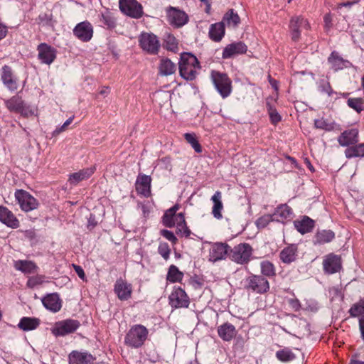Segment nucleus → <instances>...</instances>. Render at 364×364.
Listing matches in <instances>:
<instances>
[{"label": "nucleus", "instance_id": "obj_23", "mask_svg": "<svg viewBox=\"0 0 364 364\" xmlns=\"http://www.w3.org/2000/svg\"><path fill=\"white\" fill-rule=\"evenodd\" d=\"M151 178L147 175H139L136 181V190L137 193L144 197H149L151 193Z\"/></svg>", "mask_w": 364, "mask_h": 364}, {"label": "nucleus", "instance_id": "obj_19", "mask_svg": "<svg viewBox=\"0 0 364 364\" xmlns=\"http://www.w3.org/2000/svg\"><path fill=\"white\" fill-rule=\"evenodd\" d=\"M95 358L87 352L73 350L68 355L69 364H93Z\"/></svg>", "mask_w": 364, "mask_h": 364}, {"label": "nucleus", "instance_id": "obj_27", "mask_svg": "<svg viewBox=\"0 0 364 364\" xmlns=\"http://www.w3.org/2000/svg\"><path fill=\"white\" fill-rule=\"evenodd\" d=\"M218 333L223 341H230L236 336L237 331L232 324L226 322L218 327Z\"/></svg>", "mask_w": 364, "mask_h": 364}, {"label": "nucleus", "instance_id": "obj_57", "mask_svg": "<svg viewBox=\"0 0 364 364\" xmlns=\"http://www.w3.org/2000/svg\"><path fill=\"white\" fill-rule=\"evenodd\" d=\"M158 251L165 259L169 257L170 249L167 243H161L159 246Z\"/></svg>", "mask_w": 364, "mask_h": 364}, {"label": "nucleus", "instance_id": "obj_21", "mask_svg": "<svg viewBox=\"0 0 364 364\" xmlns=\"http://www.w3.org/2000/svg\"><path fill=\"white\" fill-rule=\"evenodd\" d=\"M43 306L52 312H58L62 307L61 300L57 293L48 294L42 299Z\"/></svg>", "mask_w": 364, "mask_h": 364}, {"label": "nucleus", "instance_id": "obj_37", "mask_svg": "<svg viewBox=\"0 0 364 364\" xmlns=\"http://www.w3.org/2000/svg\"><path fill=\"white\" fill-rule=\"evenodd\" d=\"M335 237V234L332 230H319L315 235L316 244H324L331 242Z\"/></svg>", "mask_w": 364, "mask_h": 364}, {"label": "nucleus", "instance_id": "obj_63", "mask_svg": "<svg viewBox=\"0 0 364 364\" xmlns=\"http://www.w3.org/2000/svg\"><path fill=\"white\" fill-rule=\"evenodd\" d=\"M359 328L360 331L361 338L364 340V314L359 318Z\"/></svg>", "mask_w": 364, "mask_h": 364}, {"label": "nucleus", "instance_id": "obj_35", "mask_svg": "<svg viewBox=\"0 0 364 364\" xmlns=\"http://www.w3.org/2000/svg\"><path fill=\"white\" fill-rule=\"evenodd\" d=\"M15 268L25 274L34 273L37 269V265L30 260H18L15 262Z\"/></svg>", "mask_w": 364, "mask_h": 364}, {"label": "nucleus", "instance_id": "obj_53", "mask_svg": "<svg viewBox=\"0 0 364 364\" xmlns=\"http://www.w3.org/2000/svg\"><path fill=\"white\" fill-rule=\"evenodd\" d=\"M39 23L43 26H52V14H42L38 16Z\"/></svg>", "mask_w": 364, "mask_h": 364}, {"label": "nucleus", "instance_id": "obj_43", "mask_svg": "<svg viewBox=\"0 0 364 364\" xmlns=\"http://www.w3.org/2000/svg\"><path fill=\"white\" fill-rule=\"evenodd\" d=\"M277 358L281 362H290L296 358V355L289 348H284L276 353Z\"/></svg>", "mask_w": 364, "mask_h": 364}, {"label": "nucleus", "instance_id": "obj_6", "mask_svg": "<svg viewBox=\"0 0 364 364\" xmlns=\"http://www.w3.org/2000/svg\"><path fill=\"white\" fill-rule=\"evenodd\" d=\"M6 107L11 112L19 113L23 117H28L33 114V111L23 101L19 95L12 96L11 98L4 100Z\"/></svg>", "mask_w": 364, "mask_h": 364}, {"label": "nucleus", "instance_id": "obj_36", "mask_svg": "<svg viewBox=\"0 0 364 364\" xmlns=\"http://www.w3.org/2000/svg\"><path fill=\"white\" fill-rule=\"evenodd\" d=\"M345 156L348 159L351 158H363L364 157V142L353 145L352 146L348 147L345 150Z\"/></svg>", "mask_w": 364, "mask_h": 364}, {"label": "nucleus", "instance_id": "obj_1", "mask_svg": "<svg viewBox=\"0 0 364 364\" xmlns=\"http://www.w3.org/2000/svg\"><path fill=\"white\" fill-rule=\"evenodd\" d=\"M180 75L186 80H194L200 69L197 58L190 53H183L178 62Z\"/></svg>", "mask_w": 364, "mask_h": 364}, {"label": "nucleus", "instance_id": "obj_60", "mask_svg": "<svg viewBox=\"0 0 364 364\" xmlns=\"http://www.w3.org/2000/svg\"><path fill=\"white\" fill-rule=\"evenodd\" d=\"M172 222H173V226L178 225V224L182 223L185 221L184 214L182 213H178L176 216L172 218Z\"/></svg>", "mask_w": 364, "mask_h": 364}, {"label": "nucleus", "instance_id": "obj_50", "mask_svg": "<svg viewBox=\"0 0 364 364\" xmlns=\"http://www.w3.org/2000/svg\"><path fill=\"white\" fill-rule=\"evenodd\" d=\"M44 282V276L36 275L28 278L26 285L31 289H33L36 287L41 285Z\"/></svg>", "mask_w": 364, "mask_h": 364}, {"label": "nucleus", "instance_id": "obj_7", "mask_svg": "<svg viewBox=\"0 0 364 364\" xmlns=\"http://www.w3.org/2000/svg\"><path fill=\"white\" fill-rule=\"evenodd\" d=\"M80 326L78 320L69 318L56 322L51 331L55 336H65L74 333Z\"/></svg>", "mask_w": 364, "mask_h": 364}, {"label": "nucleus", "instance_id": "obj_64", "mask_svg": "<svg viewBox=\"0 0 364 364\" xmlns=\"http://www.w3.org/2000/svg\"><path fill=\"white\" fill-rule=\"evenodd\" d=\"M7 32V27L0 22V41L6 37Z\"/></svg>", "mask_w": 364, "mask_h": 364}, {"label": "nucleus", "instance_id": "obj_5", "mask_svg": "<svg viewBox=\"0 0 364 364\" xmlns=\"http://www.w3.org/2000/svg\"><path fill=\"white\" fill-rule=\"evenodd\" d=\"M252 248L247 243H240L233 248L230 247L229 258L237 264H245L250 260Z\"/></svg>", "mask_w": 364, "mask_h": 364}, {"label": "nucleus", "instance_id": "obj_14", "mask_svg": "<svg viewBox=\"0 0 364 364\" xmlns=\"http://www.w3.org/2000/svg\"><path fill=\"white\" fill-rule=\"evenodd\" d=\"M1 80L4 85L11 92H14L18 89V80L10 66L5 65L2 67Z\"/></svg>", "mask_w": 364, "mask_h": 364}, {"label": "nucleus", "instance_id": "obj_30", "mask_svg": "<svg viewBox=\"0 0 364 364\" xmlns=\"http://www.w3.org/2000/svg\"><path fill=\"white\" fill-rule=\"evenodd\" d=\"M296 229L301 234L309 232L314 226V221L308 216H304L301 220L294 221Z\"/></svg>", "mask_w": 364, "mask_h": 364}, {"label": "nucleus", "instance_id": "obj_2", "mask_svg": "<svg viewBox=\"0 0 364 364\" xmlns=\"http://www.w3.org/2000/svg\"><path fill=\"white\" fill-rule=\"evenodd\" d=\"M148 333V329L144 326L134 325L126 334L124 343L134 348H140L147 339Z\"/></svg>", "mask_w": 364, "mask_h": 364}, {"label": "nucleus", "instance_id": "obj_47", "mask_svg": "<svg viewBox=\"0 0 364 364\" xmlns=\"http://www.w3.org/2000/svg\"><path fill=\"white\" fill-rule=\"evenodd\" d=\"M351 317H357L364 314V299L354 304L348 311Z\"/></svg>", "mask_w": 364, "mask_h": 364}, {"label": "nucleus", "instance_id": "obj_26", "mask_svg": "<svg viewBox=\"0 0 364 364\" xmlns=\"http://www.w3.org/2000/svg\"><path fill=\"white\" fill-rule=\"evenodd\" d=\"M0 221L12 228L19 226V221L12 212L4 206H0Z\"/></svg>", "mask_w": 364, "mask_h": 364}, {"label": "nucleus", "instance_id": "obj_17", "mask_svg": "<svg viewBox=\"0 0 364 364\" xmlns=\"http://www.w3.org/2000/svg\"><path fill=\"white\" fill-rule=\"evenodd\" d=\"M323 266L326 273L329 274L336 273L341 269V257L334 254H329L323 259Z\"/></svg>", "mask_w": 364, "mask_h": 364}, {"label": "nucleus", "instance_id": "obj_61", "mask_svg": "<svg viewBox=\"0 0 364 364\" xmlns=\"http://www.w3.org/2000/svg\"><path fill=\"white\" fill-rule=\"evenodd\" d=\"M288 303L295 311H298L301 308L300 302L297 299H289Z\"/></svg>", "mask_w": 364, "mask_h": 364}, {"label": "nucleus", "instance_id": "obj_31", "mask_svg": "<svg viewBox=\"0 0 364 364\" xmlns=\"http://www.w3.org/2000/svg\"><path fill=\"white\" fill-rule=\"evenodd\" d=\"M221 192L218 191L211 198V200L213 203L212 213L213 216L217 219H221L223 218L221 211L223 208V205L221 200Z\"/></svg>", "mask_w": 364, "mask_h": 364}, {"label": "nucleus", "instance_id": "obj_8", "mask_svg": "<svg viewBox=\"0 0 364 364\" xmlns=\"http://www.w3.org/2000/svg\"><path fill=\"white\" fill-rule=\"evenodd\" d=\"M139 46L143 50L149 54L156 55L160 48V42L158 37L149 33H142L139 38Z\"/></svg>", "mask_w": 364, "mask_h": 364}, {"label": "nucleus", "instance_id": "obj_49", "mask_svg": "<svg viewBox=\"0 0 364 364\" xmlns=\"http://www.w3.org/2000/svg\"><path fill=\"white\" fill-rule=\"evenodd\" d=\"M274 220V216L272 215L267 214L259 218L256 220L255 224L258 228H264L270 222Z\"/></svg>", "mask_w": 364, "mask_h": 364}, {"label": "nucleus", "instance_id": "obj_16", "mask_svg": "<svg viewBox=\"0 0 364 364\" xmlns=\"http://www.w3.org/2000/svg\"><path fill=\"white\" fill-rule=\"evenodd\" d=\"M358 141V130L355 128L343 132L338 137V142L341 146H352Z\"/></svg>", "mask_w": 364, "mask_h": 364}, {"label": "nucleus", "instance_id": "obj_32", "mask_svg": "<svg viewBox=\"0 0 364 364\" xmlns=\"http://www.w3.org/2000/svg\"><path fill=\"white\" fill-rule=\"evenodd\" d=\"M40 324V320L36 318L23 317L18 324V327L24 331H28L36 329Z\"/></svg>", "mask_w": 364, "mask_h": 364}, {"label": "nucleus", "instance_id": "obj_18", "mask_svg": "<svg viewBox=\"0 0 364 364\" xmlns=\"http://www.w3.org/2000/svg\"><path fill=\"white\" fill-rule=\"evenodd\" d=\"M167 15L170 23L176 27L183 26L188 21V15L184 11L173 7L168 10Z\"/></svg>", "mask_w": 364, "mask_h": 364}, {"label": "nucleus", "instance_id": "obj_38", "mask_svg": "<svg viewBox=\"0 0 364 364\" xmlns=\"http://www.w3.org/2000/svg\"><path fill=\"white\" fill-rule=\"evenodd\" d=\"M289 27L291 31H300L301 28H304L305 29H309L310 28V25L307 21V19L301 17V16H295L292 17L290 21Z\"/></svg>", "mask_w": 364, "mask_h": 364}, {"label": "nucleus", "instance_id": "obj_56", "mask_svg": "<svg viewBox=\"0 0 364 364\" xmlns=\"http://www.w3.org/2000/svg\"><path fill=\"white\" fill-rule=\"evenodd\" d=\"M166 48L171 51L177 48V42L174 36L168 35L166 40Z\"/></svg>", "mask_w": 364, "mask_h": 364}, {"label": "nucleus", "instance_id": "obj_58", "mask_svg": "<svg viewBox=\"0 0 364 364\" xmlns=\"http://www.w3.org/2000/svg\"><path fill=\"white\" fill-rule=\"evenodd\" d=\"M269 114L271 122L273 124H277L281 120V116L279 114L275 109H273L272 107H269Z\"/></svg>", "mask_w": 364, "mask_h": 364}, {"label": "nucleus", "instance_id": "obj_10", "mask_svg": "<svg viewBox=\"0 0 364 364\" xmlns=\"http://www.w3.org/2000/svg\"><path fill=\"white\" fill-rule=\"evenodd\" d=\"M169 304L175 309L187 308L189 305V297L181 287H174L168 296Z\"/></svg>", "mask_w": 364, "mask_h": 364}, {"label": "nucleus", "instance_id": "obj_22", "mask_svg": "<svg viewBox=\"0 0 364 364\" xmlns=\"http://www.w3.org/2000/svg\"><path fill=\"white\" fill-rule=\"evenodd\" d=\"M114 292L120 300H127L132 295V285L123 279H119L114 284Z\"/></svg>", "mask_w": 364, "mask_h": 364}, {"label": "nucleus", "instance_id": "obj_45", "mask_svg": "<svg viewBox=\"0 0 364 364\" xmlns=\"http://www.w3.org/2000/svg\"><path fill=\"white\" fill-rule=\"evenodd\" d=\"M347 105L349 107L354 109L358 113H360L362 111L364 110V98H349L347 100Z\"/></svg>", "mask_w": 364, "mask_h": 364}, {"label": "nucleus", "instance_id": "obj_41", "mask_svg": "<svg viewBox=\"0 0 364 364\" xmlns=\"http://www.w3.org/2000/svg\"><path fill=\"white\" fill-rule=\"evenodd\" d=\"M179 205L178 204L174 205L172 208H169L166 211L163 216L164 225L167 228L173 227V222H172V218L176 216L177 214L176 211L178 210Z\"/></svg>", "mask_w": 364, "mask_h": 364}, {"label": "nucleus", "instance_id": "obj_44", "mask_svg": "<svg viewBox=\"0 0 364 364\" xmlns=\"http://www.w3.org/2000/svg\"><path fill=\"white\" fill-rule=\"evenodd\" d=\"M223 21H225L228 26L235 27L239 24L240 18L237 13H235L232 9H230L225 14Z\"/></svg>", "mask_w": 364, "mask_h": 364}, {"label": "nucleus", "instance_id": "obj_34", "mask_svg": "<svg viewBox=\"0 0 364 364\" xmlns=\"http://www.w3.org/2000/svg\"><path fill=\"white\" fill-rule=\"evenodd\" d=\"M291 214V208L289 207L287 205L283 204L280 205L277 208L272 215L274 216V220L282 221L284 220L289 218Z\"/></svg>", "mask_w": 364, "mask_h": 364}, {"label": "nucleus", "instance_id": "obj_55", "mask_svg": "<svg viewBox=\"0 0 364 364\" xmlns=\"http://www.w3.org/2000/svg\"><path fill=\"white\" fill-rule=\"evenodd\" d=\"M324 29L328 33L333 27V17L331 13H327L323 16Z\"/></svg>", "mask_w": 364, "mask_h": 364}, {"label": "nucleus", "instance_id": "obj_15", "mask_svg": "<svg viewBox=\"0 0 364 364\" xmlns=\"http://www.w3.org/2000/svg\"><path fill=\"white\" fill-rule=\"evenodd\" d=\"M230 246L224 243H215L210 249L209 260L211 262H217L229 256Z\"/></svg>", "mask_w": 364, "mask_h": 364}, {"label": "nucleus", "instance_id": "obj_29", "mask_svg": "<svg viewBox=\"0 0 364 364\" xmlns=\"http://www.w3.org/2000/svg\"><path fill=\"white\" fill-rule=\"evenodd\" d=\"M225 35L223 21L212 24L209 29V36L213 41L219 42Z\"/></svg>", "mask_w": 364, "mask_h": 364}, {"label": "nucleus", "instance_id": "obj_46", "mask_svg": "<svg viewBox=\"0 0 364 364\" xmlns=\"http://www.w3.org/2000/svg\"><path fill=\"white\" fill-rule=\"evenodd\" d=\"M100 22L109 29H112L116 26V20L109 12L101 14Z\"/></svg>", "mask_w": 364, "mask_h": 364}, {"label": "nucleus", "instance_id": "obj_28", "mask_svg": "<svg viewBox=\"0 0 364 364\" xmlns=\"http://www.w3.org/2000/svg\"><path fill=\"white\" fill-rule=\"evenodd\" d=\"M95 171V167H90L73 173L70 174L68 181L70 184L76 185L79 182L89 178L94 173Z\"/></svg>", "mask_w": 364, "mask_h": 364}, {"label": "nucleus", "instance_id": "obj_3", "mask_svg": "<svg viewBox=\"0 0 364 364\" xmlns=\"http://www.w3.org/2000/svg\"><path fill=\"white\" fill-rule=\"evenodd\" d=\"M210 79L215 88L223 98H226L230 95L232 92V80L226 73L212 70Z\"/></svg>", "mask_w": 364, "mask_h": 364}, {"label": "nucleus", "instance_id": "obj_12", "mask_svg": "<svg viewBox=\"0 0 364 364\" xmlns=\"http://www.w3.org/2000/svg\"><path fill=\"white\" fill-rule=\"evenodd\" d=\"M37 51L38 58L41 63L50 65L56 58V50L46 43H40Z\"/></svg>", "mask_w": 364, "mask_h": 364}, {"label": "nucleus", "instance_id": "obj_33", "mask_svg": "<svg viewBox=\"0 0 364 364\" xmlns=\"http://www.w3.org/2000/svg\"><path fill=\"white\" fill-rule=\"evenodd\" d=\"M159 68L161 75L168 76L176 72V65L170 59L163 58L160 61Z\"/></svg>", "mask_w": 364, "mask_h": 364}, {"label": "nucleus", "instance_id": "obj_52", "mask_svg": "<svg viewBox=\"0 0 364 364\" xmlns=\"http://www.w3.org/2000/svg\"><path fill=\"white\" fill-rule=\"evenodd\" d=\"M176 233L181 234V236H184L186 237L190 236L191 230L187 227L186 220L183 223L178 224V225H176Z\"/></svg>", "mask_w": 364, "mask_h": 364}, {"label": "nucleus", "instance_id": "obj_11", "mask_svg": "<svg viewBox=\"0 0 364 364\" xmlns=\"http://www.w3.org/2000/svg\"><path fill=\"white\" fill-rule=\"evenodd\" d=\"M15 197L21 209L26 212L33 210L38 205L37 200L26 191L17 190Z\"/></svg>", "mask_w": 364, "mask_h": 364}, {"label": "nucleus", "instance_id": "obj_20", "mask_svg": "<svg viewBox=\"0 0 364 364\" xmlns=\"http://www.w3.org/2000/svg\"><path fill=\"white\" fill-rule=\"evenodd\" d=\"M328 62L334 71L349 68L353 64L348 60L343 59L338 52L333 51L328 58Z\"/></svg>", "mask_w": 364, "mask_h": 364}, {"label": "nucleus", "instance_id": "obj_62", "mask_svg": "<svg viewBox=\"0 0 364 364\" xmlns=\"http://www.w3.org/2000/svg\"><path fill=\"white\" fill-rule=\"evenodd\" d=\"M73 267L78 277L82 279H85V274L83 269L80 266L76 264H73Z\"/></svg>", "mask_w": 364, "mask_h": 364}, {"label": "nucleus", "instance_id": "obj_25", "mask_svg": "<svg viewBox=\"0 0 364 364\" xmlns=\"http://www.w3.org/2000/svg\"><path fill=\"white\" fill-rule=\"evenodd\" d=\"M247 48V46L242 42L229 44L224 48L222 57L224 59L230 58L235 55L245 53Z\"/></svg>", "mask_w": 364, "mask_h": 364}, {"label": "nucleus", "instance_id": "obj_40", "mask_svg": "<svg viewBox=\"0 0 364 364\" xmlns=\"http://www.w3.org/2000/svg\"><path fill=\"white\" fill-rule=\"evenodd\" d=\"M260 269L263 277H273L276 275L275 267L269 261L264 260L261 262Z\"/></svg>", "mask_w": 364, "mask_h": 364}, {"label": "nucleus", "instance_id": "obj_4", "mask_svg": "<svg viewBox=\"0 0 364 364\" xmlns=\"http://www.w3.org/2000/svg\"><path fill=\"white\" fill-rule=\"evenodd\" d=\"M245 288L257 294L266 293L269 289V283L262 275L252 274L245 280Z\"/></svg>", "mask_w": 364, "mask_h": 364}, {"label": "nucleus", "instance_id": "obj_59", "mask_svg": "<svg viewBox=\"0 0 364 364\" xmlns=\"http://www.w3.org/2000/svg\"><path fill=\"white\" fill-rule=\"evenodd\" d=\"M161 234L163 237H164L166 239H167L168 240L172 242H176V240H177V238L174 235V234L170 231V230H162L161 231Z\"/></svg>", "mask_w": 364, "mask_h": 364}, {"label": "nucleus", "instance_id": "obj_42", "mask_svg": "<svg viewBox=\"0 0 364 364\" xmlns=\"http://www.w3.org/2000/svg\"><path fill=\"white\" fill-rule=\"evenodd\" d=\"M179 205L178 204L174 205L172 208H169L166 211L163 216L164 225L167 228L173 227V222H172V218L176 216L177 214L176 211L178 210Z\"/></svg>", "mask_w": 364, "mask_h": 364}, {"label": "nucleus", "instance_id": "obj_9", "mask_svg": "<svg viewBox=\"0 0 364 364\" xmlns=\"http://www.w3.org/2000/svg\"><path fill=\"white\" fill-rule=\"evenodd\" d=\"M119 7L123 14L134 18L143 15L142 6L136 0H119Z\"/></svg>", "mask_w": 364, "mask_h": 364}, {"label": "nucleus", "instance_id": "obj_54", "mask_svg": "<svg viewBox=\"0 0 364 364\" xmlns=\"http://www.w3.org/2000/svg\"><path fill=\"white\" fill-rule=\"evenodd\" d=\"M314 126L317 129L330 130L332 126L328 123V122L323 119H317L314 120Z\"/></svg>", "mask_w": 364, "mask_h": 364}, {"label": "nucleus", "instance_id": "obj_13", "mask_svg": "<svg viewBox=\"0 0 364 364\" xmlns=\"http://www.w3.org/2000/svg\"><path fill=\"white\" fill-rule=\"evenodd\" d=\"M73 34L81 41L88 42L93 36V26L87 21L80 22L74 28Z\"/></svg>", "mask_w": 364, "mask_h": 364}, {"label": "nucleus", "instance_id": "obj_51", "mask_svg": "<svg viewBox=\"0 0 364 364\" xmlns=\"http://www.w3.org/2000/svg\"><path fill=\"white\" fill-rule=\"evenodd\" d=\"M74 119V116L69 117L62 126L57 127L52 133L53 136H56L60 133L66 131L68 129V126L72 123Z\"/></svg>", "mask_w": 364, "mask_h": 364}, {"label": "nucleus", "instance_id": "obj_39", "mask_svg": "<svg viewBox=\"0 0 364 364\" xmlns=\"http://www.w3.org/2000/svg\"><path fill=\"white\" fill-rule=\"evenodd\" d=\"M183 274L175 265H171L168 268L166 279L168 281L174 283L182 280Z\"/></svg>", "mask_w": 364, "mask_h": 364}, {"label": "nucleus", "instance_id": "obj_24", "mask_svg": "<svg viewBox=\"0 0 364 364\" xmlns=\"http://www.w3.org/2000/svg\"><path fill=\"white\" fill-rule=\"evenodd\" d=\"M298 256V247L296 244H291L284 247L279 253V258L284 264H291L296 261Z\"/></svg>", "mask_w": 364, "mask_h": 364}, {"label": "nucleus", "instance_id": "obj_48", "mask_svg": "<svg viewBox=\"0 0 364 364\" xmlns=\"http://www.w3.org/2000/svg\"><path fill=\"white\" fill-rule=\"evenodd\" d=\"M184 137L196 153H200L202 151L201 146L194 134L186 133L184 134Z\"/></svg>", "mask_w": 364, "mask_h": 364}]
</instances>
